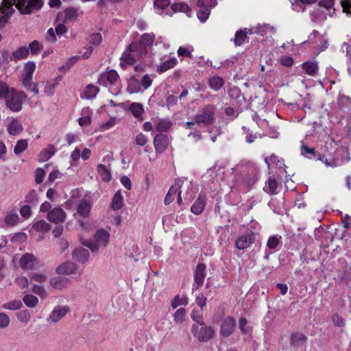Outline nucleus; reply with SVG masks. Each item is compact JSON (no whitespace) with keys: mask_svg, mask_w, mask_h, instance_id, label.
<instances>
[{"mask_svg":"<svg viewBox=\"0 0 351 351\" xmlns=\"http://www.w3.org/2000/svg\"><path fill=\"white\" fill-rule=\"evenodd\" d=\"M109 233L104 229L97 231L93 240L83 241V245L88 247L93 252H97L100 248L105 247L109 241Z\"/></svg>","mask_w":351,"mask_h":351,"instance_id":"1","label":"nucleus"},{"mask_svg":"<svg viewBox=\"0 0 351 351\" xmlns=\"http://www.w3.org/2000/svg\"><path fill=\"white\" fill-rule=\"evenodd\" d=\"M8 4H14L22 14H29L32 10H39L43 5V0H5Z\"/></svg>","mask_w":351,"mask_h":351,"instance_id":"2","label":"nucleus"},{"mask_svg":"<svg viewBox=\"0 0 351 351\" xmlns=\"http://www.w3.org/2000/svg\"><path fill=\"white\" fill-rule=\"evenodd\" d=\"M155 35L153 33L143 34L141 36L139 43H132L130 44V49L140 53L141 57H145L147 53V47L153 45Z\"/></svg>","mask_w":351,"mask_h":351,"instance_id":"3","label":"nucleus"},{"mask_svg":"<svg viewBox=\"0 0 351 351\" xmlns=\"http://www.w3.org/2000/svg\"><path fill=\"white\" fill-rule=\"evenodd\" d=\"M216 108L214 105L205 106L201 113L197 114L194 119L197 125H210L214 123Z\"/></svg>","mask_w":351,"mask_h":351,"instance_id":"4","label":"nucleus"},{"mask_svg":"<svg viewBox=\"0 0 351 351\" xmlns=\"http://www.w3.org/2000/svg\"><path fill=\"white\" fill-rule=\"evenodd\" d=\"M26 97V94L23 91H14L5 99L6 106L12 112H19Z\"/></svg>","mask_w":351,"mask_h":351,"instance_id":"5","label":"nucleus"},{"mask_svg":"<svg viewBox=\"0 0 351 351\" xmlns=\"http://www.w3.org/2000/svg\"><path fill=\"white\" fill-rule=\"evenodd\" d=\"M191 332L200 342H206L213 338L215 330L210 326H202L199 328L197 324H193L191 327Z\"/></svg>","mask_w":351,"mask_h":351,"instance_id":"6","label":"nucleus"},{"mask_svg":"<svg viewBox=\"0 0 351 351\" xmlns=\"http://www.w3.org/2000/svg\"><path fill=\"white\" fill-rule=\"evenodd\" d=\"M140 58H142L140 56V53L132 51L130 45L121 57L120 65L123 69H125L128 66L132 65Z\"/></svg>","mask_w":351,"mask_h":351,"instance_id":"7","label":"nucleus"},{"mask_svg":"<svg viewBox=\"0 0 351 351\" xmlns=\"http://www.w3.org/2000/svg\"><path fill=\"white\" fill-rule=\"evenodd\" d=\"M235 327V319L232 317H227L221 321L219 333L223 337H229L234 332Z\"/></svg>","mask_w":351,"mask_h":351,"instance_id":"8","label":"nucleus"},{"mask_svg":"<svg viewBox=\"0 0 351 351\" xmlns=\"http://www.w3.org/2000/svg\"><path fill=\"white\" fill-rule=\"evenodd\" d=\"M69 311V308L66 306H57L54 308L49 315L47 318V322L51 324H55L64 317Z\"/></svg>","mask_w":351,"mask_h":351,"instance_id":"9","label":"nucleus"},{"mask_svg":"<svg viewBox=\"0 0 351 351\" xmlns=\"http://www.w3.org/2000/svg\"><path fill=\"white\" fill-rule=\"evenodd\" d=\"M14 4H8L5 0H3L1 5H0V28L3 27L8 23L9 17L14 12L12 6Z\"/></svg>","mask_w":351,"mask_h":351,"instance_id":"10","label":"nucleus"},{"mask_svg":"<svg viewBox=\"0 0 351 351\" xmlns=\"http://www.w3.org/2000/svg\"><path fill=\"white\" fill-rule=\"evenodd\" d=\"M306 337L302 332H293L291 335L290 344L294 351H300L306 342Z\"/></svg>","mask_w":351,"mask_h":351,"instance_id":"11","label":"nucleus"},{"mask_svg":"<svg viewBox=\"0 0 351 351\" xmlns=\"http://www.w3.org/2000/svg\"><path fill=\"white\" fill-rule=\"evenodd\" d=\"M169 140L167 136L159 134L154 139V145L156 153H162L167 148Z\"/></svg>","mask_w":351,"mask_h":351,"instance_id":"12","label":"nucleus"},{"mask_svg":"<svg viewBox=\"0 0 351 351\" xmlns=\"http://www.w3.org/2000/svg\"><path fill=\"white\" fill-rule=\"evenodd\" d=\"M36 265V258L29 253L23 254L19 261L20 267L25 270L33 269Z\"/></svg>","mask_w":351,"mask_h":351,"instance_id":"13","label":"nucleus"},{"mask_svg":"<svg viewBox=\"0 0 351 351\" xmlns=\"http://www.w3.org/2000/svg\"><path fill=\"white\" fill-rule=\"evenodd\" d=\"M66 217V213L60 208H54L47 213L48 220L54 223L64 221Z\"/></svg>","mask_w":351,"mask_h":351,"instance_id":"14","label":"nucleus"},{"mask_svg":"<svg viewBox=\"0 0 351 351\" xmlns=\"http://www.w3.org/2000/svg\"><path fill=\"white\" fill-rule=\"evenodd\" d=\"M206 276V265L203 263H199L196 267L194 274V280L197 289L202 286Z\"/></svg>","mask_w":351,"mask_h":351,"instance_id":"15","label":"nucleus"},{"mask_svg":"<svg viewBox=\"0 0 351 351\" xmlns=\"http://www.w3.org/2000/svg\"><path fill=\"white\" fill-rule=\"evenodd\" d=\"M206 200V194L204 193L203 192H200L197 199L191 208V212L195 215H199L200 213H202L205 206Z\"/></svg>","mask_w":351,"mask_h":351,"instance_id":"16","label":"nucleus"},{"mask_svg":"<svg viewBox=\"0 0 351 351\" xmlns=\"http://www.w3.org/2000/svg\"><path fill=\"white\" fill-rule=\"evenodd\" d=\"M72 255L75 261L82 264L85 263L89 258L88 250L82 247L76 248L73 250Z\"/></svg>","mask_w":351,"mask_h":351,"instance_id":"17","label":"nucleus"},{"mask_svg":"<svg viewBox=\"0 0 351 351\" xmlns=\"http://www.w3.org/2000/svg\"><path fill=\"white\" fill-rule=\"evenodd\" d=\"M76 266L72 262H66L60 265L56 269V272L60 275H71L75 272Z\"/></svg>","mask_w":351,"mask_h":351,"instance_id":"18","label":"nucleus"},{"mask_svg":"<svg viewBox=\"0 0 351 351\" xmlns=\"http://www.w3.org/2000/svg\"><path fill=\"white\" fill-rule=\"evenodd\" d=\"M69 283V279L66 277L56 276L51 278L49 280L50 285L56 289H63Z\"/></svg>","mask_w":351,"mask_h":351,"instance_id":"19","label":"nucleus"},{"mask_svg":"<svg viewBox=\"0 0 351 351\" xmlns=\"http://www.w3.org/2000/svg\"><path fill=\"white\" fill-rule=\"evenodd\" d=\"M29 54V48L26 46H23L12 53V54L10 56V60L17 62L20 60L27 58Z\"/></svg>","mask_w":351,"mask_h":351,"instance_id":"20","label":"nucleus"},{"mask_svg":"<svg viewBox=\"0 0 351 351\" xmlns=\"http://www.w3.org/2000/svg\"><path fill=\"white\" fill-rule=\"evenodd\" d=\"M254 238L252 234H246L239 237L236 242V246L239 250H244L253 243Z\"/></svg>","mask_w":351,"mask_h":351,"instance_id":"21","label":"nucleus"},{"mask_svg":"<svg viewBox=\"0 0 351 351\" xmlns=\"http://www.w3.org/2000/svg\"><path fill=\"white\" fill-rule=\"evenodd\" d=\"M276 32V27L271 26L267 23L264 24H258L257 26L254 27V33L257 34H260L261 36H265L267 33H270L271 35L275 34Z\"/></svg>","mask_w":351,"mask_h":351,"instance_id":"22","label":"nucleus"},{"mask_svg":"<svg viewBox=\"0 0 351 351\" xmlns=\"http://www.w3.org/2000/svg\"><path fill=\"white\" fill-rule=\"evenodd\" d=\"M127 91L130 94L143 92L140 81L134 77H131L128 82Z\"/></svg>","mask_w":351,"mask_h":351,"instance_id":"23","label":"nucleus"},{"mask_svg":"<svg viewBox=\"0 0 351 351\" xmlns=\"http://www.w3.org/2000/svg\"><path fill=\"white\" fill-rule=\"evenodd\" d=\"M62 14H58L57 20L62 21L63 23H68L77 19V12L73 8H66L64 11V16L61 19Z\"/></svg>","mask_w":351,"mask_h":351,"instance_id":"24","label":"nucleus"},{"mask_svg":"<svg viewBox=\"0 0 351 351\" xmlns=\"http://www.w3.org/2000/svg\"><path fill=\"white\" fill-rule=\"evenodd\" d=\"M92 205L86 200L80 202L77 206V213L82 217L86 218L89 216Z\"/></svg>","mask_w":351,"mask_h":351,"instance_id":"25","label":"nucleus"},{"mask_svg":"<svg viewBox=\"0 0 351 351\" xmlns=\"http://www.w3.org/2000/svg\"><path fill=\"white\" fill-rule=\"evenodd\" d=\"M23 130V128L21 123L16 119H13L9 123L8 127V131L9 134L13 136L20 134Z\"/></svg>","mask_w":351,"mask_h":351,"instance_id":"26","label":"nucleus"},{"mask_svg":"<svg viewBox=\"0 0 351 351\" xmlns=\"http://www.w3.org/2000/svg\"><path fill=\"white\" fill-rule=\"evenodd\" d=\"M278 186V184L276 180L274 178H269L264 187V191L269 195L277 194Z\"/></svg>","mask_w":351,"mask_h":351,"instance_id":"27","label":"nucleus"},{"mask_svg":"<svg viewBox=\"0 0 351 351\" xmlns=\"http://www.w3.org/2000/svg\"><path fill=\"white\" fill-rule=\"evenodd\" d=\"M256 171H252L251 173H246L243 171L241 174L243 177V182L248 186L253 185L257 180V175Z\"/></svg>","mask_w":351,"mask_h":351,"instance_id":"28","label":"nucleus"},{"mask_svg":"<svg viewBox=\"0 0 351 351\" xmlns=\"http://www.w3.org/2000/svg\"><path fill=\"white\" fill-rule=\"evenodd\" d=\"M99 90L97 86L93 84H88L83 93L84 97L88 99L95 98L99 93Z\"/></svg>","mask_w":351,"mask_h":351,"instance_id":"29","label":"nucleus"},{"mask_svg":"<svg viewBox=\"0 0 351 351\" xmlns=\"http://www.w3.org/2000/svg\"><path fill=\"white\" fill-rule=\"evenodd\" d=\"M97 169L103 181L108 182L111 179L110 170L106 166L99 164L97 165Z\"/></svg>","mask_w":351,"mask_h":351,"instance_id":"30","label":"nucleus"},{"mask_svg":"<svg viewBox=\"0 0 351 351\" xmlns=\"http://www.w3.org/2000/svg\"><path fill=\"white\" fill-rule=\"evenodd\" d=\"M223 80L219 76H213L209 80L210 88L215 90H218L223 86Z\"/></svg>","mask_w":351,"mask_h":351,"instance_id":"31","label":"nucleus"},{"mask_svg":"<svg viewBox=\"0 0 351 351\" xmlns=\"http://www.w3.org/2000/svg\"><path fill=\"white\" fill-rule=\"evenodd\" d=\"M173 12H181L189 14L191 12V8L185 3H176L171 5Z\"/></svg>","mask_w":351,"mask_h":351,"instance_id":"32","label":"nucleus"},{"mask_svg":"<svg viewBox=\"0 0 351 351\" xmlns=\"http://www.w3.org/2000/svg\"><path fill=\"white\" fill-rule=\"evenodd\" d=\"M123 206V197L120 192H117L111 203V207L114 210H119Z\"/></svg>","mask_w":351,"mask_h":351,"instance_id":"33","label":"nucleus"},{"mask_svg":"<svg viewBox=\"0 0 351 351\" xmlns=\"http://www.w3.org/2000/svg\"><path fill=\"white\" fill-rule=\"evenodd\" d=\"M302 66L306 73L311 75H315L318 70L317 64L315 62H306L302 64Z\"/></svg>","mask_w":351,"mask_h":351,"instance_id":"34","label":"nucleus"},{"mask_svg":"<svg viewBox=\"0 0 351 351\" xmlns=\"http://www.w3.org/2000/svg\"><path fill=\"white\" fill-rule=\"evenodd\" d=\"M19 221V216L16 213H8L4 219V222L8 226H14L18 223Z\"/></svg>","mask_w":351,"mask_h":351,"instance_id":"35","label":"nucleus"},{"mask_svg":"<svg viewBox=\"0 0 351 351\" xmlns=\"http://www.w3.org/2000/svg\"><path fill=\"white\" fill-rule=\"evenodd\" d=\"M154 7L159 14H162L164 10L170 5V0H155Z\"/></svg>","mask_w":351,"mask_h":351,"instance_id":"36","label":"nucleus"},{"mask_svg":"<svg viewBox=\"0 0 351 351\" xmlns=\"http://www.w3.org/2000/svg\"><path fill=\"white\" fill-rule=\"evenodd\" d=\"M172 123L168 119H161L156 124L157 131L163 132L168 131L171 127Z\"/></svg>","mask_w":351,"mask_h":351,"instance_id":"37","label":"nucleus"},{"mask_svg":"<svg viewBox=\"0 0 351 351\" xmlns=\"http://www.w3.org/2000/svg\"><path fill=\"white\" fill-rule=\"evenodd\" d=\"M23 301L25 304L29 308L36 307L38 303L37 297L32 294L25 295L23 298Z\"/></svg>","mask_w":351,"mask_h":351,"instance_id":"38","label":"nucleus"},{"mask_svg":"<svg viewBox=\"0 0 351 351\" xmlns=\"http://www.w3.org/2000/svg\"><path fill=\"white\" fill-rule=\"evenodd\" d=\"M54 154L53 147L52 145H49L47 148L43 149L40 154L38 155L40 161H46L51 158V157Z\"/></svg>","mask_w":351,"mask_h":351,"instance_id":"39","label":"nucleus"},{"mask_svg":"<svg viewBox=\"0 0 351 351\" xmlns=\"http://www.w3.org/2000/svg\"><path fill=\"white\" fill-rule=\"evenodd\" d=\"M176 58H170L165 62H162L159 66L158 70L160 72H165L168 69L173 68L176 64Z\"/></svg>","mask_w":351,"mask_h":351,"instance_id":"40","label":"nucleus"},{"mask_svg":"<svg viewBox=\"0 0 351 351\" xmlns=\"http://www.w3.org/2000/svg\"><path fill=\"white\" fill-rule=\"evenodd\" d=\"M32 228L36 231L48 232L51 226L45 220H40L33 224Z\"/></svg>","mask_w":351,"mask_h":351,"instance_id":"41","label":"nucleus"},{"mask_svg":"<svg viewBox=\"0 0 351 351\" xmlns=\"http://www.w3.org/2000/svg\"><path fill=\"white\" fill-rule=\"evenodd\" d=\"M186 318V310L184 308H178L173 315V320L176 324H182Z\"/></svg>","mask_w":351,"mask_h":351,"instance_id":"42","label":"nucleus"},{"mask_svg":"<svg viewBox=\"0 0 351 351\" xmlns=\"http://www.w3.org/2000/svg\"><path fill=\"white\" fill-rule=\"evenodd\" d=\"M22 305L21 300H15L3 304L2 306L6 310H19L22 307Z\"/></svg>","mask_w":351,"mask_h":351,"instance_id":"43","label":"nucleus"},{"mask_svg":"<svg viewBox=\"0 0 351 351\" xmlns=\"http://www.w3.org/2000/svg\"><path fill=\"white\" fill-rule=\"evenodd\" d=\"M239 328L243 334H248L252 331V327L249 325L247 320L243 317L239 319Z\"/></svg>","mask_w":351,"mask_h":351,"instance_id":"44","label":"nucleus"},{"mask_svg":"<svg viewBox=\"0 0 351 351\" xmlns=\"http://www.w3.org/2000/svg\"><path fill=\"white\" fill-rule=\"evenodd\" d=\"M28 145V142L26 139H21L18 141L16 146L14 148V152L16 155H19L21 153L24 152Z\"/></svg>","mask_w":351,"mask_h":351,"instance_id":"45","label":"nucleus"},{"mask_svg":"<svg viewBox=\"0 0 351 351\" xmlns=\"http://www.w3.org/2000/svg\"><path fill=\"white\" fill-rule=\"evenodd\" d=\"M187 302V298L184 295H178L174 298V299L171 302V306L173 308H176L181 305H186Z\"/></svg>","mask_w":351,"mask_h":351,"instance_id":"46","label":"nucleus"},{"mask_svg":"<svg viewBox=\"0 0 351 351\" xmlns=\"http://www.w3.org/2000/svg\"><path fill=\"white\" fill-rule=\"evenodd\" d=\"M130 110L136 117H141L144 111L143 106L138 103H132L130 106Z\"/></svg>","mask_w":351,"mask_h":351,"instance_id":"47","label":"nucleus"},{"mask_svg":"<svg viewBox=\"0 0 351 351\" xmlns=\"http://www.w3.org/2000/svg\"><path fill=\"white\" fill-rule=\"evenodd\" d=\"M16 317L19 322L27 324L30 320L31 315L28 310H23L17 313Z\"/></svg>","mask_w":351,"mask_h":351,"instance_id":"48","label":"nucleus"},{"mask_svg":"<svg viewBox=\"0 0 351 351\" xmlns=\"http://www.w3.org/2000/svg\"><path fill=\"white\" fill-rule=\"evenodd\" d=\"M88 112H89L88 108L83 110L82 114H84V116L78 119V123L81 126H87L90 123L91 118H90Z\"/></svg>","mask_w":351,"mask_h":351,"instance_id":"49","label":"nucleus"},{"mask_svg":"<svg viewBox=\"0 0 351 351\" xmlns=\"http://www.w3.org/2000/svg\"><path fill=\"white\" fill-rule=\"evenodd\" d=\"M29 50L32 55H37L43 49V45L38 40H34L29 45Z\"/></svg>","mask_w":351,"mask_h":351,"instance_id":"50","label":"nucleus"},{"mask_svg":"<svg viewBox=\"0 0 351 351\" xmlns=\"http://www.w3.org/2000/svg\"><path fill=\"white\" fill-rule=\"evenodd\" d=\"M183 182L184 181L182 179H176L175 180V184L170 187L167 193L175 196L176 193H178V191H180V189H181Z\"/></svg>","mask_w":351,"mask_h":351,"instance_id":"51","label":"nucleus"},{"mask_svg":"<svg viewBox=\"0 0 351 351\" xmlns=\"http://www.w3.org/2000/svg\"><path fill=\"white\" fill-rule=\"evenodd\" d=\"M210 14V8H199V10L197 12V16L198 19L202 22H205L209 17Z\"/></svg>","mask_w":351,"mask_h":351,"instance_id":"52","label":"nucleus"},{"mask_svg":"<svg viewBox=\"0 0 351 351\" xmlns=\"http://www.w3.org/2000/svg\"><path fill=\"white\" fill-rule=\"evenodd\" d=\"M247 38V33L243 32V31H238L235 34V37L234 39V43L236 46L241 45L245 40Z\"/></svg>","mask_w":351,"mask_h":351,"instance_id":"53","label":"nucleus"},{"mask_svg":"<svg viewBox=\"0 0 351 351\" xmlns=\"http://www.w3.org/2000/svg\"><path fill=\"white\" fill-rule=\"evenodd\" d=\"M332 322L334 326L337 327L342 328L346 325L345 319L338 313H334L332 315Z\"/></svg>","mask_w":351,"mask_h":351,"instance_id":"54","label":"nucleus"},{"mask_svg":"<svg viewBox=\"0 0 351 351\" xmlns=\"http://www.w3.org/2000/svg\"><path fill=\"white\" fill-rule=\"evenodd\" d=\"M32 291L41 298H46L48 295L45 289L43 286L38 285H34L32 288Z\"/></svg>","mask_w":351,"mask_h":351,"instance_id":"55","label":"nucleus"},{"mask_svg":"<svg viewBox=\"0 0 351 351\" xmlns=\"http://www.w3.org/2000/svg\"><path fill=\"white\" fill-rule=\"evenodd\" d=\"M216 5V0H197V6L200 8H210Z\"/></svg>","mask_w":351,"mask_h":351,"instance_id":"56","label":"nucleus"},{"mask_svg":"<svg viewBox=\"0 0 351 351\" xmlns=\"http://www.w3.org/2000/svg\"><path fill=\"white\" fill-rule=\"evenodd\" d=\"M10 322L9 316L5 313H0V329L6 328Z\"/></svg>","mask_w":351,"mask_h":351,"instance_id":"57","label":"nucleus"},{"mask_svg":"<svg viewBox=\"0 0 351 351\" xmlns=\"http://www.w3.org/2000/svg\"><path fill=\"white\" fill-rule=\"evenodd\" d=\"M14 282L21 289L27 288L29 285L28 279L23 276L16 277Z\"/></svg>","mask_w":351,"mask_h":351,"instance_id":"58","label":"nucleus"},{"mask_svg":"<svg viewBox=\"0 0 351 351\" xmlns=\"http://www.w3.org/2000/svg\"><path fill=\"white\" fill-rule=\"evenodd\" d=\"M25 201L32 204H36L38 202V194L35 190H32L25 197Z\"/></svg>","mask_w":351,"mask_h":351,"instance_id":"59","label":"nucleus"},{"mask_svg":"<svg viewBox=\"0 0 351 351\" xmlns=\"http://www.w3.org/2000/svg\"><path fill=\"white\" fill-rule=\"evenodd\" d=\"M14 91L10 90L5 83H0V96L5 99Z\"/></svg>","mask_w":351,"mask_h":351,"instance_id":"60","label":"nucleus"},{"mask_svg":"<svg viewBox=\"0 0 351 351\" xmlns=\"http://www.w3.org/2000/svg\"><path fill=\"white\" fill-rule=\"evenodd\" d=\"M152 80L150 79V77H149L148 75H145L141 82H140V84H141V86L142 87V90L143 92L147 89L151 85H152Z\"/></svg>","mask_w":351,"mask_h":351,"instance_id":"61","label":"nucleus"},{"mask_svg":"<svg viewBox=\"0 0 351 351\" xmlns=\"http://www.w3.org/2000/svg\"><path fill=\"white\" fill-rule=\"evenodd\" d=\"M191 318L196 323L199 324L200 326L204 325V323L203 322V315L202 312H195L194 311L191 313Z\"/></svg>","mask_w":351,"mask_h":351,"instance_id":"62","label":"nucleus"},{"mask_svg":"<svg viewBox=\"0 0 351 351\" xmlns=\"http://www.w3.org/2000/svg\"><path fill=\"white\" fill-rule=\"evenodd\" d=\"M36 69V64L33 62H28L25 64L24 74L33 75Z\"/></svg>","mask_w":351,"mask_h":351,"instance_id":"63","label":"nucleus"},{"mask_svg":"<svg viewBox=\"0 0 351 351\" xmlns=\"http://www.w3.org/2000/svg\"><path fill=\"white\" fill-rule=\"evenodd\" d=\"M119 75L114 70H110L106 73V78L110 84H114L119 79Z\"/></svg>","mask_w":351,"mask_h":351,"instance_id":"64","label":"nucleus"}]
</instances>
